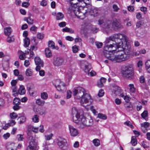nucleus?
Instances as JSON below:
<instances>
[{"mask_svg": "<svg viewBox=\"0 0 150 150\" xmlns=\"http://www.w3.org/2000/svg\"><path fill=\"white\" fill-rule=\"evenodd\" d=\"M122 73L123 77L129 79H132L134 76L133 68L131 67H126L125 70L122 71Z\"/></svg>", "mask_w": 150, "mask_h": 150, "instance_id": "obj_4", "label": "nucleus"}, {"mask_svg": "<svg viewBox=\"0 0 150 150\" xmlns=\"http://www.w3.org/2000/svg\"><path fill=\"white\" fill-rule=\"evenodd\" d=\"M128 86L130 88L131 94H132L135 93L136 90V89L134 87V84H130Z\"/></svg>", "mask_w": 150, "mask_h": 150, "instance_id": "obj_27", "label": "nucleus"}, {"mask_svg": "<svg viewBox=\"0 0 150 150\" xmlns=\"http://www.w3.org/2000/svg\"><path fill=\"white\" fill-rule=\"evenodd\" d=\"M122 62L125 61L129 59L128 56H127L125 53H122L121 54H120Z\"/></svg>", "mask_w": 150, "mask_h": 150, "instance_id": "obj_30", "label": "nucleus"}, {"mask_svg": "<svg viewBox=\"0 0 150 150\" xmlns=\"http://www.w3.org/2000/svg\"><path fill=\"white\" fill-rule=\"evenodd\" d=\"M126 36L124 34L120 33L116 34L113 35L107 39L106 42L107 43H109L110 41H114V42L112 43L113 47H116L117 51H123L124 48L123 43H125L127 40Z\"/></svg>", "mask_w": 150, "mask_h": 150, "instance_id": "obj_2", "label": "nucleus"}, {"mask_svg": "<svg viewBox=\"0 0 150 150\" xmlns=\"http://www.w3.org/2000/svg\"><path fill=\"white\" fill-rule=\"evenodd\" d=\"M72 51L74 53H76L78 51V49L76 45H74L72 47Z\"/></svg>", "mask_w": 150, "mask_h": 150, "instance_id": "obj_59", "label": "nucleus"}, {"mask_svg": "<svg viewBox=\"0 0 150 150\" xmlns=\"http://www.w3.org/2000/svg\"><path fill=\"white\" fill-rule=\"evenodd\" d=\"M4 33L5 35L9 36L11 33V28L10 27H6L4 28Z\"/></svg>", "mask_w": 150, "mask_h": 150, "instance_id": "obj_26", "label": "nucleus"}, {"mask_svg": "<svg viewBox=\"0 0 150 150\" xmlns=\"http://www.w3.org/2000/svg\"><path fill=\"white\" fill-rule=\"evenodd\" d=\"M36 103L37 104L39 105L42 106L44 105L45 101L44 100H41L39 98L37 99Z\"/></svg>", "mask_w": 150, "mask_h": 150, "instance_id": "obj_31", "label": "nucleus"}, {"mask_svg": "<svg viewBox=\"0 0 150 150\" xmlns=\"http://www.w3.org/2000/svg\"><path fill=\"white\" fill-rule=\"evenodd\" d=\"M18 92L20 95H22L25 93V88L22 85L20 86V88L18 90Z\"/></svg>", "mask_w": 150, "mask_h": 150, "instance_id": "obj_29", "label": "nucleus"}, {"mask_svg": "<svg viewBox=\"0 0 150 150\" xmlns=\"http://www.w3.org/2000/svg\"><path fill=\"white\" fill-rule=\"evenodd\" d=\"M38 148L37 141L30 142L29 145L27 147L26 150H37Z\"/></svg>", "mask_w": 150, "mask_h": 150, "instance_id": "obj_14", "label": "nucleus"}, {"mask_svg": "<svg viewBox=\"0 0 150 150\" xmlns=\"http://www.w3.org/2000/svg\"><path fill=\"white\" fill-rule=\"evenodd\" d=\"M112 94L114 96H119L123 97L124 95L123 94L122 91L120 88L117 86H114L112 90Z\"/></svg>", "mask_w": 150, "mask_h": 150, "instance_id": "obj_8", "label": "nucleus"}, {"mask_svg": "<svg viewBox=\"0 0 150 150\" xmlns=\"http://www.w3.org/2000/svg\"><path fill=\"white\" fill-rule=\"evenodd\" d=\"M30 5L28 2H23L22 3V6L25 8H27Z\"/></svg>", "mask_w": 150, "mask_h": 150, "instance_id": "obj_57", "label": "nucleus"}, {"mask_svg": "<svg viewBox=\"0 0 150 150\" xmlns=\"http://www.w3.org/2000/svg\"><path fill=\"white\" fill-rule=\"evenodd\" d=\"M67 143L66 140L64 139L60 138L58 139L57 144L62 150H65L67 148Z\"/></svg>", "mask_w": 150, "mask_h": 150, "instance_id": "obj_13", "label": "nucleus"}, {"mask_svg": "<svg viewBox=\"0 0 150 150\" xmlns=\"http://www.w3.org/2000/svg\"><path fill=\"white\" fill-rule=\"evenodd\" d=\"M20 103L19 99L17 98H14L13 101V103L14 105H19Z\"/></svg>", "mask_w": 150, "mask_h": 150, "instance_id": "obj_40", "label": "nucleus"}, {"mask_svg": "<svg viewBox=\"0 0 150 150\" xmlns=\"http://www.w3.org/2000/svg\"><path fill=\"white\" fill-rule=\"evenodd\" d=\"M53 136V134L52 133H51L49 135H45V137L46 140H49L52 139V137Z\"/></svg>", "mask_w": 150, "mask_h": 150, "instance_id": "obj_45", "label": "nucleus"}, {"mask_svg": "<svg viewBox=\"0 0 150 150\" xmlns=\"http://www.w3.org/2000/svg\"><path fill=\"white\" fill-rule=\"evenodd\" d=\"M95 43L96 45V46L98 48H101L103 45V43L102 42H96Z\"/></svg>", "mask_w": 150, "mask_h": 150, "instance_id": "obj_53", "label": "nucleus"}, {"mask_svg": "<svg viewBox=\"0 0 150 150\" xmlns=\"http://www.w3.org/2000/svg\"><path fill=\"white\" fill-rule=\"evenodd\" d=\"M10 116L12 119H14L18 117V115L16 113L13 112L10 114Z\"/></svg>", "mask_w": 150, "mask_h": 150, "instance_id": "obj_44", "label": "nucleus"}, {"mask_svg": "<svg viewBox=\"0 0 150 150\" xmlns=\"http://www.w3.org/2000/svg\"><path fill=\"white\" fill-rule=\"evenodd\" d=\"M93 142L94 145L96 146H98L100 144L99 140L98 139H95L93 140Z\"/></svg>", "mask_w": 150, "mask_h": 150, "instance_id": "obj_52", "label": "nucleus"}, {"mask_svg": "<svg viewBox=\"0 0 150 150\" xmlns=\"http://www.w3.org/2000/svg\"><path fill=\"white\" fill-rule=\"evenodd\" d=\"M131 143L132 145L133 146H135L137 144V141L135 137L133 136L132 137Z\"/></svg>", "mask_w": 150, "mask_h": 150, "instance_id": "obj_33", "label": "nucleus"}, {"mask_svg": "<svg viewBox=\"0 0 150 150\" xmlns=\"http://www.w3.org/2000/svg\"><path fill=\"white\" fill-rule=\"evenodd\" d=\"M45 54L46 56L48 58H50L52 56V53L49 48H47L45 49Z\"/></svg>", "mask_w": 150, "mask_h": 150, "instance_id": "obj_25", "label": "nucleus"}, {"mask_svg": "<svg viewBox=\"0 0 150 150\" xmlns=\"http://www.w3.org/2000/svg\"><path fill=\"white\" fill-rule=\"evenodd\" d=\"M38 38L40 39H42L44 38V35L40 33H38L37 35Z\"/></svg>", "mask_w": 150, "mask_h": 150, "instance_id": "obj_56", "label": "nucleus"}, {"mask_svg": "<svg viewBox=\"0 0 150 150\" xmlns=\"http://www.w3.org/2000/svg\"><path fill=\"white\" fill-rule=\"evenodd\" d=\"M33 23V20L31 19L30 16L28 17V23L29 24L32 25Z\"/></svg>", "mask_w": 150, "mask_h": 150, "instance_id": "obj_63", "label": "nucleus"}, {"mask_svg": "<svg viewBox=\"0 0 150 150\" xmlns=\"http://www.w3.org/2000/svg\"><path fill=\"white\" fill-rule=\"evenodd\" d=\"M17 80H13L11 82V84L12 86H15L17 83Z\"/></svg>", "mask_w": 150, "mask_h": 150, "instance_id": "obj_64", "label": "nucleus"}, {"mask_svg": "<svg viewBox=\"0 0 150 150\" xmlns=\"http://www.w3.org/2000/svg\"><path fill=\"white\" fill-rule=\"evenodd\" d=\"M91 0H83V4H85L86 5V4L90 5L91 3Z\"/></svg>", "mask_w": 150, "mask_h": 150, "instance_id": "obj_60", "label": "nucleus"}, {"mask_svg": "<svg viewBox=\"0 0 150 150\" xmlns=\"http://www.w3.org/2000/svg\"><path fill=\"white\" fill-rule=\"evenodd\" d=\"M16 146L13 143H8L6 144V148L8 150H14Z\"/></svg>", "mask_w": 150, "mask_h": 150, "instance_id": "obj_20", "label": "nucleus"}, {"mask_svg": "<svg viewBox=\"0 0 150 150\" xmlns=\"http://www.w3.org/2000/svg\"><path fill=\"white\" fill-rule=\"evenodd\" d=\"M149 124L147 122H145L141 124V126L142 127L147 128L149 127Z\"/></svg>", "mask_w": 150, "mask_h": 150, "instance_id": "obj_49", "label": "nucleus"}, {"mask_svg": "<svg viewBox=\"0 0 150 150\" xmlns=\"http://www.w3.org/2000/svg\"><path fill=\"white\" fill-rule=\"evenodd\" d=\"M48 46L49 47L54 49V43L52 41H49L48 42Z\"/></svg>", "mask_w": 150, "mask_h": 150, "instance_id": "obj_38", "label": "nucleus"}, {"mask_svg": "<svg viewBox=\"0 0 150 150\" xmlns=\"http://www.w3.org/2000/svg\"><path fill=\"white\" fill-rule=\"evenodd\" d=\"M31 130L34 132L37 133L38 131V127H34L33 126H30Z\"/></svg>", "mask_w": 150, "mask_h": 150, "instance_id": "obj_48", "label": "nucleus"}, {"mask_svg": "<svg viewBox=\"0 0 150 150\" xmlns=\"http://www.w3.org/2000/svg\"><path fill=\"white\" fill-rule=\"evenodd\" d=\"M107 40V39L106 40L105 42L106 43V44L104 46V51L103 52H107V51H108L109 50H109L110 48H112L113 47V45L112 44H110L109 45L108 44V43H107L106 42V41Z\"/></svg>", "mask_w": 150, "mask_h": 150, "instance_id": "obj_22", "label": "nucleus"}, {"mask_svg": "<svg viewBox=\"0 0 150 150\" xmlns=\"http://www.w3.org/2000/svg\"><path fill=\"white\" fill-rule=\"evenodd\" d=\"M81 98L80 101L81 103H88L89 102H91V98L89 94L84 93L83 95Z\"/></svg>", "mask_w": 150, "mask_h": 150, "instance_id": "obj_15", "label": "nucleus"}, {"mask_svg": "<svg viewBox=\"0 0 150 150\" xmlns=\"http://www.w3.org/2000/svg\"><path fill=\"white\" fill-rule=\"evenodd\" d=\"M53 84L58 91L63 93L66 91L67 88L65 83L60 80H55L53 82Z\"/></svg>", "mask_w": 150, "mask_h": 150, "instance_id": "obj_5", "label": "nucleus"}, {"mask_svg": "<svg viewBox=\"0 0 150 150\" xmlns=\"http://www.w3.org/2000/svg\"><path fill=\"white\" fill-rule=\"evenodd\" d=\"M147 22V21L146 19H144L141 21L137 22V23L136 26L138 28L140 27L141 25H143L144 23H146Z\"/></svg>", "mask_w": 150, "mask_h": 150, "instance_id": "obj_28", "label": "nucleus"}, {"mask_svg": "<svg viewBox=\"0 0 150 150\" xmlns=\"http://www.w3.org/2000/svg\"><path fill=\"white\" fill-rule=\"evenodd\" d=\"M71 115L72 116L73 120L75 123L78 124L80 128H83L91 126L93 124V120L91 117H87L80 115L79 111L75 107H73L71 110Z\"/></svg>", "mask_w": 150, "mask_h": 150, "instance_id": "obj_1", "label": "nucleus"}, {"mask_svg": "<svg viewBox=\"0 0 150 150\" xmlns=\"http://www.w3.org/2000/svg\"><path fill=\"white\" fill-rule=\"evenodd\" d=\"M98 117L100 119L104 120H106L107 118V117L106 115L100 113L98 114Z\"/></svg>", "mask_w": 150, "mask_h": 150, "instance_id": "obj_37", "label": "nucleus"}, {"mask_svg": "<svg viewBox=\"0 0 150 150\" xmlns=\"http://www.w3.org/2000/svg\"><path fill=\"white\" fill-rule=\"evenodd\" d=\"M5 105V102L4 99L0 98V109L3 108Z\"/></svg>", "mask_w": 150, "mask_h": 150, "instance_id": "obj_43", "label": "nucleus"}, {"mask_svg": "<svg viewBox=\"0 0 150 150\" xmlns=\"http://www.w3.org/2000/svg\"><path fill=\"white\" fill-rule=\"evenodd\" d=\"M69 132L71 136L75 137L78 134L79 132L77 129L71 125H69Z\"/></svg>", "mask_w": 150, "mask_h": 150, "instance_id": "obj_16", "label": "nucleus"}, {"mask_svg": "<svg viewBox=\"0 0 150 150\" xmlns=\"http://www.w3.org/2000/svg\"><path fill=\"white\" fill-rule=\"evenodd\" d=\"M17 137L19 141H22L23 139H24L23 136L22 134H18L17 136Z\"/></svg>", "mask_w": 150, "mask_h": 150, "instance_id": "obj_54", "label": "nucleus"}, {"mask_svg": "<svg viewBox=\"0 0 150 150\" xmlns=\"http://www.w3.org/2000/svg\"><path fill=\"white\" fill-rule=\"evenodd\" d=\"M33 84L30 83H28L27 85V89L29 91L33 89Z\"/></svg>", "mask_w": 150, "mask_h": 150, "instance_id": "obj_47", "label": "nucleus"}, {"mask_svg": "<svg viewBox=\"0 0 150 150\" xmlns=\"http://www.w3.org/2000/svg\"><path fill=\"white\" fill-rule=\"evenodd\" d=\"M30 128V125H28L27 126V133L28 137L29 139L31 140L30 142L37 141L34 138L32 135V131L31 130Z\"/></svg>", "mask_w": 150, "mask_h": 150, "instance_id": "obj_17", "label": "nucleus"}, {"mask_svg": "<svg viewBox=\"0 0 150 150\" xmlns=\"http://www.w3.org/2000/svg\"><path fill=\"white\" fill-rule=\"evenodd\" d=\"M123 50L124 51L123 53H125L127 56H128L129 58L130 54V48H129L127 46H125V47Z\"/></svg>", "mask_w": 150, "mask_h": 150, "instance_id": "obj_23", "label": "nucleus"}, {"mask_svg": "<svg viewBox=\"0 0 150 150\" xmlns=\"http://www.w3.org/2000/svg\"><path fill=\"white\" fill-rule=\"evenodd\" d=\"M41 97L42 99L46 100L48 98V94L45 92L42 93H41Z\"/></svg>", "mask_w": 150, "mask_h": 150, "instance_id": "obj_34", "label": "nucleus"}, {"mask_svg": "<svg viewBox=\"0 0 150 150\" xmlns=\"http://www.w3.org/2000/svg\"><path fill=\"white\" fill-rule=\"evenodd\" d=\"M112 26L115 30H120L123 28L121 21L118 20H115L112 23Z\"/></svg>", "mask_w": 150, "mask_h": 150, "instance_id": "obj_10", "label": "nucleus"}, {"mask_svg": "<svg viewBox=\"0 0 150 150\" xmlns=\"http://www.w3.org/2000/svg\"><path fill=\"white\" fill-rule=\"evenodd\" d=\"M34 61L35 64L37 65L35 68L36 70L39 71L41 69V67H43V62L39 57H36L35 58Z\"/></svg>", "mask_w": 150, "mask_h": 150, "instance_id": "obj_9", "label": "nucleus"}, {"mask_svg": "<svg viewBox=\"0 0 150 150\" xmlns=\"http://www.w3.org/2000/svg\"><path fill=\"white\" fill-rule=\"evenodd\" d=\"M18 119H20L19 123L20 124L23 123L26 120V117L24 116L19 117Z\"/></svg>", "mask_w": 150, "mask_h": 150, "instance_id": "obj_42", "label": "nucleus"}, {"mask_svg": "<svg viewBox=\"0 0 150 150\" xmlns=\"http://www.w3.org/2000/svg\"><path fill=\"white\" fill-rule=\"evenodd\" d=\"M37 28V27L35 26V25H33L30 28V31H33L35 33Z\"/></svg>", "mask_w": 150, "mask_h": 150, "instance_id": "obj_51", "label": "nucleus"}, {"mask_svg": "<svg viewBox=\"0 0 150 150\" xmlns=\"http://www.w3.org/2000/svg\"><path fill=\"white\" fill-rule=\"evenodd\" d=\"M71 96V92L70 91H67V98L69 99L70 98Z\"/></svg>", "mask_w": 150, "mask_h": 150, "instance_id": "obj_58", "label": "nucleus"}, {"mask_svg": "<svg viewBox=\"0 0 150 150\" xmlns=\"http://www.w3.org/2000/svg\"><path fill=\"white\" fill-rule=\"evenodd\" d=\"M146 68H148L150 67V60H148L145 64Z\"/></svg>", "mask_w": 150, "mask_h": 150, "instance_id": "obj_61", "label": "nucleus"}, {"mask_svg": "<svg viewBox=\"0 0 150 150\" xmlns=\"http://www.w3.org/2000/svg\"><path fill=\"white\" fill-rule=\"evenodd\" d=\"M84 5H77L76 3L73 2H71V6L69 7V9L71 13L74 12L75 15L79 18H81L82 15L84 14V13L81 11L82 10H83Z\"/></svg>", "mask_w": 150, "mask_h": 150, "instance_id": "obj_3", "label": "nucleus"}, {"mask_svg": "<svg viewBox=\"0 0 150 150\" xmlns=\"http://www.w3.org/2000/svg\"><path fill=\"white\" fill-rule=\"evenodd\" d=\"M104 94V92L103 91V89H100L98 92V96L99 97H101L103 96Z\"/></svg>", "mask_w": 150, "mask_h": 150, "instance_id": "obj_50", "label": "nucleus"}, {"mask_svg": "<svg viewBox=\"0 0 150 150\" xmlns=\"http://www.w3.org/2000/svg\"><path fill=\"white\" fill-rule=\"evenodd\" d=\"M111 21L108 20L104 23L102 25L103 31L104 33L107 34L111 24Z\"/></svg>", "mask_w": 150, "mask_h": 150, "instance_id": "obj_12", "label": "nucleus"}, {"mask_svg": "<svg viewBox=\"0 0 150 150\" xmlns=\"http://www.w3.org/2000/svg\"><path fill=\"white\" fill-rule=\"evenodd\" d=\"M89 66L85 65V66L84 71L86 74H89V71L90 70V67Z\"/></svg>", "mask_w": 150, "mask_h": 150, "instance_id": "obj_41", "label": "nucleus"}, {"mask_svg": "<svg viewBox=\"0 0 150 150\" xmlns=\"http://www.w3.org/2000/svg\"><path fill=\"white\" fill-rule=\"evenodd\" d=\"M111 59H113L112 61L114 62H122L120 54L117 55H114V56L112 57Z\"/></svg>", "mask_w": 150, "mask_h": 150, "instance_id": "obj_19", "label": "nucleus"}, {"mask_svg": "<svg viewBox=\"0 0 150 150\" xmlns=\"http://www.w3.org/2000/svg\"><path fill=\"white\" fill-rule=\"evenodd\" d=\"M85 90L82 87H79L75 88L73 91V95L74 96V98L80 99L83 95Z\"/></svg>", "mask_w": 150, "mask_h": 150, "instance_id": "obj_6", "label": "nucleus"}, {"mask_svg": "<svg viewBox=\"0 0 150 150\" xmlns=\"http://www.w3.org/2000/svg\"><path fill=\"white\" fill-rule=\"evenodd\" d=\"M33 71L30 69H28L25 71V74L26 75L28 76H32Z\"/></svg>", "mask_w": 150, "mask_h": 150, "instance_id": "obj_35", "label": "nucleus"}, {"mask_svg": "<svg viewBox=\"0 0 150 150\" xmlns=\"http://www.w3.org/2000/svg\"><path fill=\"white\" fill-rule=\"evenodd\" d=\"M148 115V112L147 111H144V112L141 114V115L142 117L143 118H145Z\"/></svg>", "mask_w": 150, "mask_h": 150, "instance_id": "obj_46", "label": "nucleus"}, {"mask_svg": "<svg viewBox=\"0 0 150 150\" xmlns=\"http://www.w3.org/2000/svg\"><path fill=\"white\" fill-rule=\"evenodd\" d=\"M25 55V54L23 52L19 56V58L21 60H24L26 58Z\"/></svg>", "mask_w": 150, "mask_h": 150, "instance_id": "obj_55", "label": "nucleus"}, {"mask_svg": "<svg viewBox=\"0 0 150 150\" xmlns=\"http://www.w3.org/2000/svg\"><path fill=\"white\" fill-rule=\"evenodd\" d=\"M126 109L128 111H130L132 110L133 109L132 105L130 104H127Z\"/></svg>", "mask_w": 150, "mask_h": 150, "instance_id": "obj_39", "label": "nucleus"}, {"mask_svg": "<svg viewBox=\"0 0 150 150\" xmlns=\"http://www.w3.org/2000/svg\"><path fill=\"white\" fill-rule=\"evenodd\" d=\"M81 28L83 30L88 29L93 33H96L98 31V29L95 26L92 25L90 23H88L86 22L84 23L82 25Z\"/></svg>", "mask_w": 150, "mask_h": 150, "instance_id": "obj_7", "label": "nucleus"}, {"mask_svg": "<svg viewBox=\"0 0 150 150\" xmlns=\"http://www.w3.org/2000/svg\"><path fill=\"white\" fill-rule=\"evenodd\" d=\"M64 62V60L62 58L55 57L53 58L52 63L56 66L59 67L62 65Z\"/></svg>", "mask_w": 150, "mask_h": 150, "instance_id": "obj_11", "label": "nucleus"}, {"mask_svg": "<svg viewBox=\"0 0 150 150\" xmlns=\"http://www.w3.org/2000/svg\"><path fill=\"white\" fill-rule=\"evenodd\" d=\"M66 25V23L65 22H62L60 23L59 24V25L60 27H65Z\"/></svg>", "mask_w": 150, "mask_h": 150, "instance_id": "obj_62", "label": "nucleus"}, {"mask_svg": "<svg viewBox=\"0 0 150 150\" xmlns=\"http://www.w3.org/2000/svg\"><path fill=\"white\" fill-rule=\"evenodd\" d=\"M56 19L57 20H61L64 17L63 14L61 12L58 13L56 15Z\"/></svg>", "mask_w": 150, "mask_h": 150, "instance_id": "obj_24", "label": "nucleus"}, {"mask_svg": "<svg viewBox=\"0 0 150 150\" xmlns=\"http://www.w3.org/2000/svg\"><path fill=\"white\" fill-rule=\"evenodd\" d=\"M103 53L105 57L109 59L112 61L113 59H111L112 58V57L114 56V54L112 52H111V50H109L108 51L106 52H103Z\"/></svg>", "mask_w": 150, "mask_h": 150, "instance_id": "obj_18", "label": "nucleus"}, {"mask_svg": "<svg viewBox=\"0 0 150 150\" xmlns=\"http://www.w3.org/2000/svg\"><path fill=\"white\" fill-rule=\"evenodd\" d=\"M98 12L99 11L96 8H92L90 11L91 15L94 16H97L98 15Z\"/></svg>", "mask_w": 150, "mask_h": 150, "instance_id": "obj_21", "label": "nucleus"}, {"mask_svg": "<svg viewBox=\"0 0 150 150\" xmlns=\"http://www.w3.org/2000/svg\"><path fill=\"white\" fill-rule=\"evenodd\" d=\"M30 40L28 38H26L24 39V45L26 47H28L30 43Z\"/></svg>", "mask_w": 150, "mask_h": 150, "instance_id": "obj_32", "label": "nucleus"}, {"mask_svg": "<svg viewBox=\"0 0 150 150\" xmlns=\"http://www.w3.org/2000/svg\"><path fill=\"white\" fill-rule=\"evenodd\" d=\"M39 116L37 115H34L32 118L33 122L35 123L38 122L39 120Z\"/></svg>", "mask_w": 150, "mask_h": 150, "instance_id": "obj_36", "label": "nucleus"}]
</instances>
